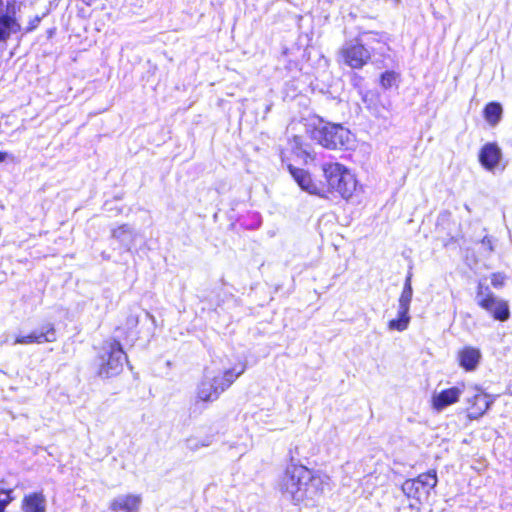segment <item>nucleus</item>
Returning a JSON list of instances; mask_svg holds the SVG:
<instances>
[{
	"label": "nucleus",
	"instance_id": "nucleus-12",
	"mask_svg": "<svg viewBox=\"0 0 512 512\" xmlns=\"http://www.w3.org/2000/svg\"><path fill=\"white\" fill-rule=\"evenodd\" d=\"M56 341L55 327L51 323H47L41 327L40 330L33 331L26 336H17L14 345L16 344H32V343H45Z\"/></svg>",
	"mask_w": 512,
	"mask_h": 512
},
{
	"label": "nucleus",
	"instance_id": "nucleus-3",
	"mask_svg": "<svg viewBox=\"0 0 512 512\" xmlns=\"http://www.w3.org/2000/svg\"><path fill=\"white\" fill-rule=\"evenodd\" d=\"M126 355L119 341L111 339L104 342L98 357V374L109 378L118 375L123 369Z\"/></svg>",
	"mask_w": 512,
	"mask_h": 512
},
{
	"label": "nucleus",
	"instance_id": "nucleus-5",
	"mask_svg": "<svg viewBox=\"0 0 512 512\" xmlns=\"http://www.w3.org/2000/svg\"><path fill=\"white\" fill-rule=\"evenodd\" d=\"M436 471L432 470L420 474L415 479L406 480L402 486V492L405 496L416 501L417 504L428 499L430 492L437 485Z\"/></svg>",
	"mask_w": 512,
	"mask_h": 512
},
{
	"label": "nucleus",
	"instance_id": "nucleus-9",
	"mask_svg": "<svg viewBox=\"0 0 512 512\" xmlns=\"http://www.w3.org/2000/svg\"><path fill=\"white\" fill-rule=\"evenodd\" d=\"M21 30V24L16 16L15 6L7 3L4 9L3 0H0V43L7 42L12 35Z\"/></svg>",
	"mask_w": 512,
	"mask_h": 512
},
{
	"label": "nucleus",
	"instance_id": "nucleus-11",
	"mask_svg": "<svg viewBox=\"0 0 512 512\" xmlns=\"http://www.w3.org/2000/svg\"><path fill=\"white\" fill-rule=\"evenodd\" d=\"M288 170L302 190L310 194L323 197L322 182L319 184L315 183L310 174L304 169L288 165Z\"/></svg>",
	"mask_w": 512,
	"mask_h": 512
},
{
	"label": "nucleus",
	"instance_id": "nucleus-18",
	"mask_svg": "<svg viewBox=\"0 0 512 512\" xmlns=\"http://www.w3.org/2000/svg\"><path fill=\"white\" fill-rule=\"evenodd\" d=\"M22 512H46V498L40 492L25 495L22 500Z\"/></svg>",
	"mask_w": 512,
	"mask_h": 512
},
{
	"label": "nucleus",
	"instance_id": "nucleus-23",
	"mask_svg": "<svg viewBox=\"0 0 512 512\" xmlns=\"http://www.w3.org/2000/svg\"><path fill=\"white\" fill-rule=\"evenodd\" d=\"M211 444L209 438L199 439L196 437H190L186 440V447L190 451H197L203 447H208Z\"/></svg>",
	"mask_w": 512,
	"mask_h": 512
},
{
	"label": "nucleus",
	"instance_id": "nucleus-28",
	"mask_svg": "<svg viewBox=\"0 0 512 512\" xmlns=\"http://www.w3.org/2000/svg\"><path fill=\"white\" fill-rule=\"evenodd\" d=\"M482 245L484 246V248L489 252L491 253L493 251V244H492V241L489 237H484L483 240H482Z\"/></svg>",
	"mask_w": 512,
	"mask_h": 512
},
{
	"label": "nucleus",
	"instance_id": "nucleus-6",
	"mask_svg": "<svg viewBox=\"0 0 512 512\" xmlns=\"http://www.w3.org/2000/svg\"><path fill=\"white\" fill-rule=\"evenodd\" d=\"M475 300L495 320L504 322L509 319L510 309L508 302L495 296L488 287H483L482 284H479Z\"/></svg>",
	"mask_w": 512,
	"mask_h": 512
},
{
	"label": "nucleus",
	"instance_id": "nucleus-29",
	"mask_svg": "<svg viewBox=\"0 0 512 512\" xmlns=\"http://www.w3.org/2000/svg\"><path fill=\"white\" fill-rule=\"evenodd\" d=\"M7 154L5 152H0V163L6 159Z\"/></svg>",
	"mask_w": 512,
	"mask_h": 512
},
{
	"label": "nucleus",
	"instance_id": "nucleus-7",
	"mask_svg": "<svg viewBox=\"0 0 512 512\" xmlns=\"http://www.w3.org/2000/svg\"><path fill=\"white\" fill-rule=\"evenodd\" d=\"M371 59V52L366 48L360 37L343 44L338 52V62L352 69H361Z\"/></svg>",
	"mask_w": 512,
	"mask_h": 512
},
{
	"label": "nucleus",
	"instance_id": "nucleus-4",
	"mask_svg": "<svg viewBox=\"0 0 512 512\" xmlns=\"http://www.w3.org/2000/svg\"><path fill=\"white\" fill-rule=\"evenodd\" d=\"M312 137L323 147L338 149L350 142L351 133L341 125L327 123L315 128Z\"/></svg>",
	"mask_w": 512,
	"mask_h": 512
},
{
	"label": "nucleus",
	"instance_id": "nucleus-27",
	"mask_svg": "<svg viewBox=\"0 0 512 512\" xmlns=\"http://www.w3.org/2000/svg\"><path fill=\"white\" fill-rule=\"evenodd\" d=\"M505 281V276L501 273H494L491 276V284L495 288L502 287Z\"/></svg>",
	"mask_w": 512,
	"mask_h": 512
},
{
	"label": "nucleus",
	"instance_id": "nucleus-10",
	"mask_svg": "<svg viewBox=\"0 0 512 512\" xmlns=\"http://www.w3.org/2000/svg\"><path fill=\"white\" fill-rule=\"evenodd\" d=\"M246 370V365L240 366L239 370L236 367L226 370H209L206 369L204 374L206 377L213 382L217 391L222 394L226 391L235 381L241 376Z\"/></svg>",
	"mask_w": 512,
	"mask_h": 512
},
{
	"label": "nucleus",
	"instance_id": "nucleus-17",
	"mask_svg": "<svg viewBox=\"0 0 512 512\" xmlns=\"http://www.w3.org/2000/svg\"><path fill=\"white\" fill-rule=\"evenodd\" d=\"M220 395L221 394L217 391L213 382H211L204 374L202 380L197 386L196 400L199 402L211 403L216 401Z\"/></svg>",
	"mask_w": 512,
	"mask_h": 512
},
{
	"label": "nucleus",
	"instance_id": "nucleus-26",
	"mask_svg": "<svg viewBox=\"0 0 512 512\" xmlns=\"http://www.w3.org/2000/svg\"><path fill=\"white\" fill-rule=\"evenodd\" d=\"M12 501L11 491L0 492V512H4V508Z\"/></svg>",
	"mask_w": 512,
	"mask_h": 512
},
{
	"label": "nucleus",
	"instance_id": "nucleus-22",
	"mask_svg": "<svg viewBox=\"0 0 512 512\" xmlns=\"http://www.w3.org/2000/svg\"><path fill=\"white\" fill-rule=\"evenodd\" d=\"M409 321V312L402 314L401 309H398V318L391 320L388 325L391 330L404 331L408 327Z\"/></svg>",
	"mask_w": 512,
	"mask_h": 512
},
{
	"label": "nucleus",
	"instance_id": "nucleus-19",
	"mask_svg": "<svg viewBox=\"0 0 512 512\" xmlns=\"http://www.w3.org/2000/svg\"><path fill=\"white\" fill-rule=\"evenodd\" d=\"M481 358V353L473 347H465L458 354L459 364L467 371L476 369Z\"/></svg>",
	"mask_w": 512,
	"mask_h": 512
},
{
	"label": "nucleus",
	"instance_id": "nucleus-25",
	"mask_svg": "<svg viewBox=\"0 0 512 512\" xmlns=\"http://www.w3.org/2000/svg\"><path fill=\"white\" fill-rule=\"evenodd\" d=\"M395 81V74L393 72H385L381 76V84L384 88H389Z\"/></svg>",
	"mask_w": 512,
	"mask_h": 512
},
{
	"label": "nucleus",
	"instance_id": "nucleus-16",
	"mask_svg": "<svg viewBox=\"0 0 512 512\" xmlns=\"http://www.w3.org/2000/svg\"><path fill=\"white\" fill-rule=\"evenodd\" d=\"M141 496L135 494L119 495L110 503V510L118 512H137L141 504Z\"/></svg>",
	"mask_w": 512,
	"mask_h": 512
},
{
	"label": "nucleus",
	"instance_id": "nucleus-8",
	"mask_svg": "<svg viewBox=\"0 0 512 512\" xmlns=\"http://www.w3.org/2000/svg\"><path fill=\"white\" fill-rule=\"evenodd\" d=\"M466 402L469 405L467 408L468 417L471 420L480 418L493 404L494 400L478 386H471L468 388V395Z\"/></svg>",
	"mask_w": 512,
	"mask_h": 512
},
{
	"label": "nucleus",
	"instance_id": "nucleus-14",
	"mask_svg": "<svg viewBox=\"0 0 512 512\" xmlns=\"http://www.w3.org/2000/svg\"><path fill=\"white\" fill-rule=\"evenodd\" d=\"M502 159V152L499 146L495 143H487L485 144L480 153H479V161L487 170L496 169Z\"/></svg>",
	"mask_w": 512,
	"mask_h": 512
},
{
	"label": "nucleus",
	"instance_id": "nucleus-1",
	"mask_svg": "<svg viewBox=\"0 0 512 512\" xmlns=\"http://www.w3.org/2000/svg\"><path fill=\"white\" fill-rule=\"evenodd\" d=\"M329 485V477L300 464H290L279 479L283 498L295 505H313Z\"/></svg>",
	"mask_w": 512,
	"mask_h": 512
},
{
	"label": "nucleus",
	"instance_id": "nucleus-24",
	"mask_svg": "<svg viewBox=\"0 0 512 512\" xmlns=\"http://www.w3.org/2000/svg\"><path fill=\"white\" fill-rule=\"evenodd\" d=\"M130 234L131 230L128 225H122L112 231V237L120 241H124L125 236Z\"/></svg>",
	"mask_w": 512,
	"mask_h": 512
},
{
	"label": "nucleus",
	"instance_id": "nucleus-2",
	"mask_svg": "<svg viewBox=\"0 0 512 512\" xmlns=\"http://www.w3.org/2000/svg\"><path fill=\"white\" fill-rule=\"evenodd\" d=\"M324 181L323 198L328 194H338L344 199L352 197L357 187V180L351 171L338 162H325L321 165Z\"/></svg>",
	"mask_w": 512,
	"mask_h": 512
},
{
	"label": "nucleus",
	"instance_id": "nucleus-21",
	"mask_svg": "<svg viewBox=\"0 0 512 512\" xmlns=\"http://www.w3.org/2000/svg\"><path fill=\"white\" fill-rule=\"evenodd\" d=\"M501 115L502 107L499 103H489L484 109L485 119L492 126L496 125L500 121Z\"/></svg>",
	"mask_w": 512,
	"mask_h": 512
},
{
	"label": "nucleus",
	"instance_id": "nucleus-15",
	"mask_svg": "<svg viewBox=\"0 0 512 512\" xmlns=\"http://www.w3.org/2000/svg\"><path fill=\"white\" fill-rule=\"evenodd\" d=\"M360 39L364 46L372 53L384 55L388 50V38L383 33L364 32L360 35Z\"/></svg>",
	"mask_w": 512,
	"mask_h": 512
},
{
	"label": "nucleus",
	"instance_id": "nucleus-13",
	"mask_svg": "<svg viewBox=\"0 0 512 512\" xmlns=\"http://www.w3.org/2000/svg\"><path fill=\"white\" fill-rule=\"evenodd\" d=\"M465 390V385L451 387L432 396V406L436 411H442L447 406L458 402Z\"/></svg>",
	"mask_w": 512,
	"mask_h": 512
},
{
	"label": "nucleus",
	"instance_id": "nucleus-20",
	"mask_svg": "<svg viewBox=\"0 0 512 512\" xmlns=\"http://www.w3.org/2000/svg\"><path fill=\"white\" fill-rule=\"evenodd\" d=\"M412 274L409 273L405 279L404 287L399 298L398 309H401V313L409 312L410 303L412 301L413 289L411 285Z\"/></svg>",
	"mask_w": 512,
	"mask_h": 512
}]
</instances>
